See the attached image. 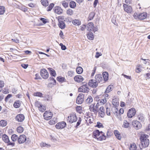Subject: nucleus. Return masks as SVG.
Returning a JSON list of instances; mask_svg holds the SVG:
<instances>
[{
  "label": "nucleus",
  "instance_id": "nucleus-1",
  "mask_svg": "<svg viewBox=\"0 0 150 150\" xmlns=\"http://www.w3.org/2000/svg\"><path fill=\"white\" fill-rule=\"evenodd\" d=\"M148 137L149 136L146 134H144L141 135L140 137L141 143V146H140L141 147L146 148L148 146L149 144Z\"/></svg>",
  "mask_w": 150,
  "mask_h": 150
},
{
  "label": "nucleus",
  "instance_id": "nucleus-2",
  "mask_svg": "<svg viewBox=\"0 0 150 150\" xmlns=\"http://www.w3.org/2000/svg\"><path fill=\"white\" fill-rule=\"evenodd\" d=\"M89 90L87 83L84 82L82 83V86L78 88V91L80 92L88 93L89 91Z\"/></svg>",
  "mask_w": 150,
  "mask_h": 150
},
{
  "label": "nucleus",
  "instance_id": "nucleus-3",
  "mask_svg": "<svg viewBox=\"0 0 150 150\" xmlns=\"http://www.w3.org/2000/svg\"><path fill=\"white\" fill-rule=\"evenodd\" d=\"M67 121L70 123L76 122L77 120V117L75 113H72L70 114L67 117Z\"/></svg>",
  "mask_w": 150,
  "mask_h": 150
},
{
  "label": "nucleus",
  "instance_id": "nucleus-4",
  "mask_svg": "<svg viewBox=\"0 0 150 150\" xmlns=\"http://www.w3.org/2000/svg\"><path fill=\"white\" fill-rule=\"evenodd\" d=\"M2 138L4 142L7 144V145L11 146H15V143L14 142H10L8 137L6 134H3L2 136Z\"/></svg>",
  "mask_w": 150,
  "mask_h": 150
},
{
  "label": "nucleus",
  "instance_id": "nucleus-5",
  "mask_svg": "<svg viewBox=\"0 0 150 150\" xmlns=\"http://www.w3.org/2000/svg\"><path fill=\"white\" fill-rule=\"evenodd\" d=\"M84 100V96L82 93L79 94L76 98V102L77 104H80L82 103Z\"/></svg>",
  "mask_w": 150,
  "mask_h": 150
},
{
  "label": "nucleus",
  "instance_id": "nucleus-6",
  "mask_svg": "<svg viewBox=\"0 0 150 150\" xmlns=\"http://www.w3.org/2000/svg\"><path fill=\"white\" fill-rule=\"evenodd\" d=\"M40 73L41 77L43 79H46L48 78L49 76L48 73L45 69H41Z\"/></svg>",
  "mask_w": 150,
  "mask_h": 150
},
{
  "label": "nucleus",
  "instance_id": "nucleus-7",
  "mask_svg": "<svg viewBox=\"0 0 150 150\" xmlns=\"http://www.w3.org/2000/svg\"><path fill=\"white\" fill-rule=\"evenodd\" d=\"M102 76V75L101 74H97L96 76L95 80L98 84V83H104Z\"/></svg>",
  "mask_w": 150,
  "mask_h": 150
},
{
  "label": "nucleus",
  "instance_id": "nucleus-8",
  "mask_svg": "<svg viewBox=\"0 0 150 150\" xmlns=\"http://www.w3.org/2000/svg\"><path fill=\"white\" fill-rule=\"evenodd\" d=\"M52 112L48 111H45L43 117L46 120H50L52 116Z\"/></svg>",
  "mask_w": 150,
  "mask_h": 150
},
{
  "label": "nucleus",
  "instance_id": "nucleus-9",
  "mask_svg": "<svg viewBox=\"0 0 150 150\" xmlns=\"http://www.w3.org/2000/svg\"><path fill=\"white\" fill-rule=\"evenodd\" d=\"M66 126V123L64 121H62L57 123L55 125V127L57 129H62L64 128Z\"/></svg>",
  "mask_w": 150,
  "mask_h": 150
},
{
  "label": "nucleus",
  "instance_id": "nucleus-10",
  "mask_svg": "<svg viewBox=\"0 0 150 150\" xmlns=\"http://www.w3.org/2000/svg\"><path fill=\"white\" fill-rule=\"evenodd\" d=\"M136 111L134 108H131L128 110L127 116L128 118H131L134 116L136 114Z\"/></svg>",
  "mask_w": 150,
  "mask_h": 150
},
{
  "label": "nucleus",
  "instance_id": "nucleus-11",
  "mask_svg": "<svg viewBox=\"0 0 150 150\" xmlns=\"http://www.w3.org/2000/svg\"><path fill=\"white\" fill-rule=\"evenodd\" d=\"M132 125L136 129H138L142 127L141 123L137 120L133 121L132 122Z\"/></svg>",
  "mask_w": 150,
  "mask_h": 150
},
{
  "label": "nucleus",
  "instance_id": "nucleus-12",
  "mask_svg": "<svg viewBox=\"0 0 150 150\" xmlns=\"http://www.w3.org/2000/svg\"><path fill=\"white\" fill-rule=\"evenodd\" d=\"M26 137L24 135H20L18 138V141L19 144L23 143L26 141Z\"/></svg>",
  "mask_w": 150,
  "mask_h": 150
},
{
  "label": "nucleus",
  "instance_id": "nucleus-13",
  "mask_svg": "<svg viewBox=\"0 0 150 150\" xmlns=\"http://www.w3.org/2000/svg\"><path fill=\"white\" fill-rule=\"evenodd\" d=\"M54 12L58 14H61L63 13V10L60 7L56 6L53 9Z\"/></svg>",
  "mask_w": 150,
  "mask_h": 150
},
{
  "label": "nucleus",
  "instance_id": "nucleus-14",
  "mask_svg": "<svg viewBox=\"0 0 150 150\" xmlns=\"http://www.w3.org/2000/svg\"><path fill=\"white\" fill-rule=\"evenodd\" d=\"M25 117L22 114H19L17 115L15 117V119L18 122H22L24 120Z\"/></svg>",
  "mask_w": 150,
  "mask_h": 150
},
{
  "label": "nucleus",
  "instance_id": "nucleus-15",
  "mask_svg": "<svg viewBox=\"0 0 150 150\" xmlns=\"http://www.w3.org/2000/svg\"><path fill=\"white\" fill-rule=\"evenodd\" d=\"M88 85L89 86L96 88L98 86V84L96 80L93 79H91L89 80L88 83Z\"/></svg>",
  "mask_w": 150,
  "mask_h": 150
},
{
  "label": "nucleus",
  "instance_id": "nucleus-16",
  "mask_svg": "<svg viewBox=\"0 0 150 150\" xmlns=\"http://www.w3.org/2000/svg\"><path fill=\"white\" fill-rule=\"evenodd\" d=\"M123 7L125 11L127 13H130L132 11V9L131 6L125 4L123 5Z\"/></svg>",
  "mask_w": 150,
  "mask_h": 150
},
{
  "label": "nucleus",
  "instance_id": "nucleus-17",
  "mask_svg": "<svg viewBox=\"0 0 150 150\" xmlns=\"http://www.w3.org/2000/svg\"><path fill=\"white\" fill-rule=\"evenodd\" d=\"M87 29L89 31H91L95 32L96 31V30L94 29L93 24L92 22H90L88 23L87 25Z\"/></svg>",
  "mask_w": 150,
  "mask_h": 150
},
{
  "label": "nucleus",
  "instance_id": "nucleus-18",
  "mask_svg": "<svg viewBox=\"0 0 150 150\" xmlns=\"http://www.w3.org/2000/svg\"><path fill=\"white\" fill-rule=\"evenodd\" d=\"M74 79L78 83L82 82L84 80L83 78L81 75L75 76L74 78Z\"/></svg>",
  "mask_w": 150,
  "mask_h": 150
},
{
  "label": "nucleus",
  "instance_id": "nucleus-19",
  "mask_svg": "<svg viewBox=\"0 0 150 150\" xmlns=\"http://www.w3.org/2000/svg\"><path fill=\"white\" fill-rule=\"evenodd\" d=\"M147 16V13L143 12L140 13L138 15V19L140 20H143L145 19Z\"/></svg>",
  "mask_w": 150,
  "mask_h": 150
},
{
  "label": "nucleus",
  "instance_id": "nucleus-20",
  "mask_svg": "<svg viewBox=\"0 0 150 150\" xmlns=\"http://www.w3.org/2000/svg\"><path fill=\"white\" fill-rule=\"evenodd\" d=\"M102 76H102V78H103V80H104V82L105 83L108 79V74L107 72H104L103 73Z\"/></svg>",
  "mask_w": 150,
  "mask_h": 150
},
{
  "label": "nucleus",
  "instance_id": "nucleus-21",
  "mask_svg": "<svg viewBox=\"0 0 150 150\" xmlns=\"http://www.w3.org/2000/svg\"><path fill=\"white\" fill-rule=\"evenodd\" d=\"M103 132L102 131L100 132L98 130H96L93 132V134L94 138H96L97 137L99 136L100 135L101 133L102 134Z\"/></svg>",
  "mask_w": 150,
  "mask_h": 150
},
{
  "label": "nucleus",
  "instance_id": "nucleus-22",
  "mask_svg": "<svg viewBox=\"0 0 150 150\" xmlns=\"http://www.w3.org/2000/svg\"><path fill=\"white\" fill-rule=\"evenodd\" d=\"M48 69L51 75L54 77H55L56 75L55 71L51 68H49Z\"/></svg>",
  "mask_w": 150,
  "mask_h": 150
},
{
  "label": "nucleus",
  "instance_id": "nucleus-23",
  "mask_svg": "<svg viewBox=\"0 0 150 150\" xmlns=\"http://www.w3.org/2000/svg\"><path fill=\"white\" fill-rule=\"evenodd\" d=\"M59 27L61 29H64L65 27V24L63 21H59L58 24Z\"/></svg>",
  "mask_w": 150,
  "mask_h": 150
},
{
  "label": "nucleus",
  "instance_id": "nucleus-24",
  "mask_svg": "<svg viewBox=\"0 0 150 150\" xmlns=\"http://www.w3.org/2000/svg\"><path fill=\"white\" fill-rule=\"evenodd\" d=\"M21 104V102L20 101H16L13 104V106L16 108H18L20 107Z\"/></svg>",
  "mask_w": 150,
  "mask_h": 150
},
{
  "label": "nucleus",
  "instance_id": "nucleus-25",
  "mask_svg": "<svg viewBox=\"0 0 150 150\" xmlns=\"http://www.w3.org/2000/svg\"><path fill=\"white\" fill-rule=\"evenodd\" d=\"M72 23L75 25H81V21L78 19H75L73 20L72 21Z\"/></svg>",
  "mask_w": 150,
  "mask_h": 150
},
{
  "label": "nucleus",
  "instance_id": "nucleus-26",
  "mask_svg": "<svg viewBox=\"0 0 150 150\" xmlns=\"http://www.w3.org/2000/svg\"><path fill=\"white\" fill-rule=\"evenodd\" d=\"M97 138L99 140H105L106 139V137L104 135V134L103 132L102 134L101 133L100 135L98 137H97Z\"/></svg>",
  "mask_w": 150,
  "mask_h": 150
},
{
  "label": "nucleus",
  "instance_id": "nucleus-27",
  "mask_svg": "<svg viewBox=\"0 0 150 150\" xmlns=\"http://www.w3.org/2000/svg\"><path fill=\"white\" fill-rule=\"evenodd\" d=\"M87 36L88 39L93 40L94 38L93 33L92 32H89L87 34Z\"/></svg>",
  "mask_w": 150,
  "mask_h": 150
},
{
  "label": "nucleus",
  "instance_id": "nucleus-28",
  "mask_svg": "<svg viewBox=\"0 0 150 150\" xmlns=\"http://www.w3.org/2000/svg\"><path fill=\"white\" fill-rule=\"evenodd\" d=\"M57 80L60 82H66V80L64 77H63L62 76H58L57 78Z\"/></svg>",
  "mask_w": 150,
  "mask_h": 150
},
{
  "label": "nucleus",
  "instance_id": "nucleus-29",
  "mask_svg": "<svg viewBox=\"0 0 150 150\" xmlns=\"http://www.w3.org/2000/svg\"><path fill=\"white\" fill-rule=\"evenodd\" d=\"M93 100L92 97L91 96H89L87 99L86 100V101L88 104L90 105Z\"/></svg>",
  "mask_w": 150,
  "mask_h": 150
},
{
  "label": "nucleus",
  "instance_id": "nucleus-30",
  "mask_svg": "<svg viewBox=\"0 0 150 150\" xmlns=\"http://www.w3.org/2000/svg\"><path fill=\"white\" fill-rule=\"evenodd\" d=\"M137 147L136 144L134 143L131 144L129 147V150H136Z\"/></svg>",
  "mask_w": 150,
  "mask_h": 150
},
{
  "label": "nucleus",
  "instance_id": "nucleus-31",
  "mask_svg": "<svg viewBox=\"0 0 150 150\" xmlns=\"http://www.w3.org/2000/svg\"><path fill=\"white\" fill-rule=\"evenodd\" d=\"M95 15V13L93 12L90 13L89 15L88 18L89 20H91L93 19Z\"/></svg>",
  "mask_w": 150,
  "mask_h": 150
},
{
  "label": "nucleus",
  "instance_id": "nucleus-32",
  "mask_svg": "<svg viewBox=\"0 0 150 150\" xmlns=\"http://www.w3.org/2000/svg\"><path fill=\"white\" fill-rule=\"evenodd\" d=\"M41 2L42 4L44 6H47L49 5V3L47 0H41Z\"/></svg>",
  "mask_w": 150,
  "mask_h": 150
},
{
  "label": "nucleus",
  "instance_id": "nucleus-33",
  "mask_svg": "<svg viewBox=\"0 0 150 150\" xmlns=\"http://www.w3.org/2000/svg\"><path fill=\"white\" fill-rule=\"evenodd\" d=\"M77 73L79 74H81L83 72V69L81 67H78L76 69Z\"/></svg>",
  "mask_w": 150,
  "mask_h": 150
},
{
  "label": "nucleus",
  "instance_id": "nucleus-34",
  "mask_svg": "<svg viewBox=\"0 0 150 150\" xmlns=\"http://www.w3.org/2000/svg\"><path fill=\"white\" fill-rule=\"evenodd\" d=\"M18 136L15 134L12 135L11 137V139L13 142L16 141L17 139L18 140Z\"/></svg>",
  "mask_w": 150,
  "mask_h": 150
},
{
  "label": "nucleus",
  "instance_id": "nucleus-35",
  "mask_svg": "<svg viewBox=\"0 0 150 150\" xmlns=\"http://www.w3.org/2000/svg\"><path fill=\"white\" fill-rule=\"evenodd\" d=\"M119 132L117 130H115L114 132V134L117 138L119 140H120L121 137L120 136V135L119 133Z\"/></svg>",
  "mask_w": 150,
  "mask_h": 150
},
{
  "label": "nucleus",
  "instance_id": "nucleus-36",
  "mask_svg": "<svg viewBox=\"0 0 150 150\" xmlns=\"http://www.w3.org/2000/svg\"><path fill=\"white\" fill-rule=\"evenodd\" d=\"M93 104L94 105V110L95 111V112H96L95 114H96L97 112H99V111H98V109L99 106V103H97L96 105H95V103Z\"/></svg>",
  "mask_w": 150,
  "mask_h": 150
},
{
  "label": "nucleus",
  "instance_id": "nucleus-37",
  "mask_svg": "<svg viewBox=\"0 0 150 150\" xmlns=\"http://www.w3.org/2000/svg\"><path fill=\"white\" fill-rule=\"evenodd\" d=\"M137 117L139 120L141 122H143L144 121V119L143 115L142 114H140L138 115L137 116Z\"/></svg>",
  "mask_w": 150,
  "mask_h": 150
},
{
  "label": "nucleus",
  "instance_id": "nucleus-38",
  "mask_svg": "<svg viewBox=\"0 0 150 150\" xmlns=\"http://www.w3.org/2000/svg\"><path fill=\"white\" fill-rule=\"evenodd\" d=\"M69 6L71 8H74L76 6V3L73 1H71L69 3Z\"/></svg>",
  "mask_w": 150,
  "mask_h": 150
},
{
  "label": "nucleus",
  "instance_id": "nucleus-39",
  "mask_svg": "<svg viewBox=\"0 0 150 150\" xmlns=\"http://www.w3.org/2000/svg\"><path fill=\"white\" fill-rule=\"evenodd\" d=\"M82 121L81 118L79 117L78 118V121L77 122L76 125L75 126V127L77 128H78V127L81 124V121Z\"/></svg>",
  "mask_w": 150,
  "mask_h": 150
},
{
  "label": "nucleus",
  "instance_id": "nucleus-40",
  "mask_svg": "<svg viewBox=\"0 0 150 150\" xmlns=\"http://www.w3.org/2000/svg\"><path fill=\"white\" fill-rule=\"evenodd\" d=\"M5 11V8L3 6H0V15L3 14Z\"/></svg>",
  "mask_w": 150,
  "mask_h": 150
},
{
  "label": "nucleus",
  "instance_id": "nucleus-41",
  "mask_svg": "<svg viewBox=\"0 0 150 150\" xmlns=\"http://www.w3.org/2000/svg\"><path fill=\"white\" fill-rule=\"evenodd\" d=\"M33 95L35 96H38L40 97H42V94L38 92L34 93L33 94Z\"/></svg>",
  "mask_w": 150,
  "mask_h": 150
},
{
  "label": "nucleus",
  "instance_id": "nucleus-42",
  "mask_svg": "<svg viewBox=\"0 0 150 150\" xmlns=\"http://www.w3.org/2000/svg\"><path fill=\"white\" fill-rule=\"evenodd\" d=\"M54 4L53 3H51L47 8V11H50L54 7Z\"/></svg>",
  "mask_w": 150,
  "mask_h": 150
},
{
  "label": "nucleus",
  "instance_id": "nucleus-43",
  "mask_svg": "<svg viewBox=\"0 0 150 150\" xmlns=\"http://www.w3.org/2000/svg\"><path fill=\"white\" fill-rule=\"evenodd\" d=\"M129 125V123L126 120H124V121L123 126L124 127L126 128H128Z\"/></svg>",
  "mask_w": 150,
  "mask_h": 150
},
{
  "label": "nucleus",
  "instance_id": "nucleus-44",
  "mask_svg": "<svg viewBox=\"0 0 150 150\" xmlns=\"http://www.w3.org/2000/svg\"><path fill=\"white\" fill-rule=\"evenodd\" d=\"M24 130L23 128L21 126L18 127L17 129V131L19 133L22 132Z\"/></svg>",
  "mask_w": 150,
  "mask_h": 150
},
{
  "label": "nucleus",
  "instance_id": "nucleus-45",
  "mask_svg": "<svg viewBox=\"0 0 150 150\" xmlns=\"http://www.w3.org/2000/svg\"><path fill=\"white\" fill-rule=\"evenodd\" d=\"M112 88L110 85H109L107 87L105 93H107L112 91Z\"/></svg>",
  "mask_w": 150,
  "mask_h": 150
},
{
  "label": "nucleus",
  "instance_id": "nucleus-46",
  "mask_svg": "<svg viewBox=\"0 0 150 150\" xmlns=\"http://www.w3.org/2000/svg\"><path fill=\"white\" fill-rule=\"evenodd\" d=\"M0 125L2 127L5 126L6 125V121L4 120H1L0 121Z\"/></svg>",
  "mask_w": 150,
  "mask_h": 150
},
{
  "label": "nucleus",
  "instance_id": "nucleus-47",
  "mask_svg": "<svg viewBox=\"0 0 150 150\" xmlns=\"http://www.w3.org/2000/svg\"><path fill=\"white\" fill-rule=\"evenodd\" d=\"M98 111H99V110H98ZM98 112L99 113L98 116L99 117H104L105 115V113L104 112L99 111V112Z\"/></svg>",
  "mask_w": 150,
  "mask_h": 150
},
{
  "label": "nucleus",
  "instance_id": "nucleus-48",
  "mask_svg": "<svg viewBox=\"0 0 150 150\" xmlns=\"http://www.w3.org/2000/svg\"><path fill=\"white\" fill-rule=\"evenodd\" d=\"M48 81H51V82L53 83V85L56 84V81L53 78L50 77L48 79Z\"/></svg>",
  "mask_w": 150,
  "mask_h": 150
},
{
  "label": "nucleus",
  "instance_id": "nucleus-49",
  "mask_svg": "<svg viewBox=\"0 0 150 150\" xmlns=\"http://www.w3.org/2000/svg\"><path fill=\"white\" fill-rule=\"evenodd\" d=\"M64 21H67L68 19V18H65L64 16H60L58 17V20L59 21H61V20H64Z\"/></svg>",
  "mask_w": 150,
  "mask_h": 150
},
{
  "label": "nucleus",
  "instance_id": "nucleus-50",
  "mask_svg": "<svg viewBox=\"0 0 150 150\" xmlns=\"http://www.w3.org/2000/svg\"><path fill=\"white\" fill-rule=\"evenodd\" d=\"M67 14L71 15L73 13V11L71 9H69L67 11Z\"/></svg>",
  "mask_w": 150,
  "mask_h": 150
},
{
  "label": "nucleus",
  "instance_id": "nucleus-51",
  "mask_svg": "<svg viewBox=\"0 0 150 150\" xmlns=\"http://www.w3.org/2000/svg\"><path fill=\"white\" fill-rule=\"evenodd\" d=\"M45 98H46V100L47 101H50L52 99V97L50 96H49L47 95L45 96Z\"/></svg>",
  "mask_w": 150,
  "mask_h": 150
},
{
  "label": "nucleus",
  "instance_id": "nucleus-52",
  "mask_svg": "<svg viewBox=\"0 0 150 150\" xmlns=\"http://www.w3.org/2000/svg\"><path fill=\"white\" fill-rule=\"evenodd\" d=\"M94 105L92 104L90 106L89 109L90 110V111L91 112H94V113L96 114V112H95V111L94 110Z\"/></svg>",
  "mask_w": 150,
  "mask_h": 150
},
{
  "label": "nucleus",
  "instance_id": "nucleus-53",
  "mask_svg": "<svg viewBox=\"0 0 150 150\" xmlns=\"http://www.w3.org/2000/svg\"><path fill=\"white\" fill-rule=\"evenodd\" d=\"M96 126L98 128L103 127V126L102 124L99 122H97Z\"/></svg>",
  "mask_w": 150,
  "mask_h": 150
},
{
  "label": "nucleus",
  "instance_id": "nucleus-54",
  "mask_svg": "<svg viewBox=\"0 0 150 150\" xmlns=\"http://www.w3.org/2000/svg\"><path fill=\"white\" fill-rule=\"evenodd\" d=\"M106 113L108 115H110V109L108 107L106 108Z\"/></svg>",
  "mask_w": 150,
  "mask_h": 150
},
{
  "label": "nucleus",
  "instance_id": "nucleus-55",
  "mask_svg": "<svg viewBox=\"0 0 150 150\" xmlns=\"http://www.w3.org/2000/svg\"><path fill=\"white\" fill-rule=\"evenodd\" d=\"M60 46H61V49L63 50H65L66 49V46L63 45L62 43H61L60 44Z\"/></svg>",
  "mask_w": 150,
  "mask_h": 150
},
{
  "label": "nucleus",
  "instance_id": "nucleus-56",
  "mask_svg": "<svg viewBox=\"0 0 150 150\" xmlns=\"http://www.w3.org/2000/svg\"><path fill=\"white\" fill-rule=\"evenodd\" d=\"M45 107H42V105L41 106V107H40L39 108V110L42 112H44L45 110Z\"/></svg>",
  "mask_w": 150,
  "mask_h": 150
},
{
  "label": "nucleus",
  "instance_id": "nucleus-57",
  "mask_svg": "<svg viewBox=\"0 0 150 150\" xmlns=\"http://www.w3.org/2000/svg\"><path fill=\"white\" fill-rule=\"evenodd\" d=\"M12 96V95L10 94H8L7 95V96L6 97L5 99V100L6 101H8V99L10 98Z\"/></svg>",
  "mask_w": 150,
  "mask_h": 150
},
{
  "label": "nucleus",
  "instance_id": "nucleus-58",
  "mask_svg": "<svg viewBox=\"0 0 150 150\" xmlns=\"http://www.w3.org/2000/svg\"><path fill=\"white\" fill-rule=\"evenodd\" d=\"M62 5L63 6L66 8L68 6V4L65 1H64L62 3Z\"/></svg>",
  "mask_w": 150,
  "mask_h": 150
},
{
  "label": "nucleus",
  "instance_id": "nucleus-59",
  "mask_svg": "<svg viewBox=\"0 0 150 150\" xmlns=\"http://www.w3.org/2000/svg\"><path fill=\"white\" fill-rule=\"evenodd\" d=\"M35 105L36 106L38 107L39 109L40 108V107H41L42 106L41 104L39 102H36L35 103Z\"/></svg>",
  "mask_w": 150,
  "mask_h": 150
},
{
  "label": "nucleus",
  "instance_id": "nucleus-60",
  "mask_svg": "<svg viewBox=\"0 0 150 150\" xmlns=\"http://www.w3.org/2000/svg\"><path fill=\"white\" fill-rule=\"evenodd\" d=\"M35 79H41V77L38 74H35Z\"/></svg>",
  "mask_w": 150,
  "mask_h": 150
},
{
  "label": "nucleus",
  "instance_id": "nucleus-61",
  "mask_svg": "<svg viewBox=\"0 0 150 150\" xmlns=\"http://www.w3.org/2000/svg\"><path fill=\"white\" fill-rule=\"evenodd\" d=\"M115 100H112V103L113 105L115 106H117L118 105V102H115Z\"/></svg>",
  "mask_w": 150,
  "mask_h": 150
},
{
  "label": "nucleus",
  "instance_id": "nucleus-62",
  "mask_svg": "<svg viewBox=\"0 0 150 150\" xmlns=\"http://www.w3.org/2000/svg\"><path fill=\"white\" fill-rule=\"evenodd\" d=\"M96 67H95L93 68V72L91 74V76H93L95 73V72H96Z\"/></svg>",
  "mask_w": 150,
  "mask_h": 150
},
{
  "label": "nucleus",
  "instance_id": "nucleus-63",
  "mask_svg": "<svg viewBox=\"0 0 150 150\" xmlns=\"http://www.w3.org/2000/svg\"><path fill=\"white\" fill-rule=\"evenodd\" d=\"M4 86V81H0V88H2Z\"/></svg>",
  "mask_w": 150,
  "mask_h": 150
},
{
  "label": "nucleus",
  "instance_id": "nucleus-64",
  "mask_svg": "<svg viewBox=\"0 0 150 150\" xmlns=\"http://www.w3.org/2000/svg\"><path fill=\"white\" fill-rule=\"evenodd\" d=\"M21 67L25 69H26L28 67V65L26 64H23L21 65Z\"/></svg>",
  "mask_w": 150,
  "mask_h": 150
}]
</instances>
